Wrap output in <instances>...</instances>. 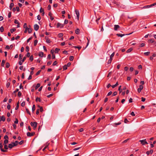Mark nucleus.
<instances>
[{
    "label": "nucleus",
    "mask_w": 156,
    "mask_h": 156,
    "mask_svg": "<svg viewBox=\"0 0 156 156\" xmlns=\"http://www.w3.org/2000/svg\"><path fill=\"white\" fill-rule=\"evenodd\" d=\"M68 22V20H65L64 21V24H67Z\"/></svg>",
    "instance_id": "052dcab7"
},
{
    "label": "nucleus",
    "mask_w": 156,
    "mask_h": 156,
    "mask_svg": "<svg viewBox=\"0 0 156 156\" xmlns=\"http://www.w3.org/2000/svg\"><path fill=\"white\" fill-rule=\"evenodd\" d=\"M63 36V34L62 33H59L58 34V37H61Z\"/></svg>",
    "instance_id": "f704fd0d"
},
{
    "label": "nucleus",
    "mask_w": 156,
    "mask_h": 156,
    "mask_svg": "<svg viewBox=\"0 0 156 156\" xmlns=\"http://www.w3.org/2000/svg\"><path fill=\"white\" fill-rule=\"evenodd\" d=\"M37 123L36 122H31L30 125L34 127V129H35L37 126Z\"/></svg>",
    "instance_id": "f257e3e1"
},
{
    "label": "nucleus",
    "mask_w": 156,
    "mask_h": 156,
    "mask_svg": "<svg viewBox=\"0 0 156 156\" xmlns=\"http://www.w3.org/2000/svg\"><path fill=\"white\" fill-rule=\"evenodd\" d=\"M14 6V4L13 3H11L10 5V6H9V8H10V9H11L12 7L13 6Z\"/></svg>",
    "instance_id": "bb28decb"
},
{
    "label": "nucleus",
    "mask_w": 156,
    "mask_h": 156,
    "mask_svg": "<svg viewBox=\"0 0 156 156\" xmlns=\"http://www.w3.org/2000/svg\"><path fill=\"white\" fill-rule=\"evenodd\" d=\"M6 61L5 60L3 59L1 63V66L2 67H4V64L5 62Z\"/></svg>",
    "instance_id": "2eb2a0df"
},
{
    "label": "nucleus",
    "mask_w": 156,
    "mask_h": 156,
    "mask_svg": "<svg viewBox=\"0 0 156 156\" xmlns=\"http://www.w3.org/2000/svg\"><path fill=\"white\" fill-rule=\"evenodd\" d=\"M10 105L8 104V105L7 106V108L9 110L10 109Z\"/></svg>",
    "instance_id": "4d7b16f0"
},
{
    "label": "nucleus",
    "mask_w": 156,
    "mask_h": 156,
    "mask_svg": "<svg viewBox=\"0 0 156 156\" xmlns=\"http://www.w3.org/2000/svg\"><path fill=\"white\" fill-rule=\"evenodd\" d=\"M117 94V92L116 91L114 92L112 95V96L116 95Z\"/></svg>",
    "instance_id": "ea45409f"
},
{
    "label": "nucleus",
    "mask_w": 156,
    "mask_h": 156,
    "mask_svg": "<svg viewBox=\"0 0 156 156\" xmlns=\"http://www.w3.org/2000/svg\"><path fill=\"white\" fill-rule=\"evenodd\" d=\"M44 10L42 8H41L40 9V12L41 13L43 12H44Z\"/></svg>",
    "instance_id": "37998d69"
},
{
    "label": "nucleus",
    "mask_w": 156,
    "mask_h": 156,
    "mask_svg": "<svg viewBox=\"0 0 156 156\" xmlns=\"http://www.w3.org/2000/svg\"><path fill=\"white\" fill-rule=\"evenodd\" d=\"M80 30L78 28H77L75 30V33L76 34H79Z\"/></svg>",
    "instance_id": "6ab92c4d"
},
{
    "label": "nucleus",
    "mask_w": 156,
    "mask_h": 156,
    "mask_svg": "<svg viewBox=\"0 0 156 156\" xmlns=\"http://www.w3.org/2000/svg\"><path fill=\"white\" fill-rule=\"evenodd\" d=\"M16 30V29L15 28L11 29L10 31L11 33H12L13 32L15 31Z\"/></svg>",
    "instance_id": "c85d7f7f"
},
{
    "label": "nucleus",
    "mask_w": 156,
    "mask_h": 156,
    "mask_svg": "<svg viewBox=\"0 0 156 156\" xmlns=\"http://www.w3.org/2000/svg\"><path fill=\"white\" fill-rule=\"evenodd\" d=\"M67 69V67L66 66V65H65L64 66H63V70H66Z\"/></svg>",
    "instance_id": "c9c22d12"
},
{
    "label": "nucleus",
    "mask_w": 156,
    "mask_h": 156,
    "mask_svg": "<svg viewBox=\"0 0 156 156\" xmlns=\"http://www.w3.org/2000/svg\"><path fill=\"white\" fill-rule=\"evenodd\" d=\"M71 63L70 62H68L67 65H66V66L67 67H69L71 65Z\"/></svg>",
    "instance_id": "e2e57ef3"
},
{
    "label": "nucleus",
    "mask_w": 156,
    "mask_h": 156,
    "mask_svg": "<svg viewBox=\"0 0 156 156\" xmlns=\"http://www.w3.org/2000/svg\"><path fill=\"white\" fill-rule=\"evenodd\" d=\"M29 47L28 46H27L26 47V51L27 52H28L29 51Z\"/></svg>",
    "instance_id": "3c124183"
},
{
    "label": "nucleus",
    "mask_w": 156,
    "mask_h": 156,
    "mask_svg": "<svg viewBox=\"0 0 156 156\" xmlns=\"http://www.w3.org/2000/svg\"><path fill=\"white\" fill-rule=\"evenodd\" d=\"M23 28H24L25 29L28 28V27H27V25L26 23H24L23 25Z\"/></svg>",
    "instance_id": "72a5a7b5"
},
{
    "label": "nucleus",
    "mask_w": 156,
    "mask_h": 156,
    "mask_svg": "<svg viewBox=\"0 0 156 156\" xmlns=\"http://www.w3.org/2000/svg\"><path fill=\"white\" fill-rule=\"evenodd\" d=\"M156 56V53H154L153 54L152 56H151L150 58H153V57H154Z\"/></svg>",
    "instance_id": "393cba45"
},
{
    "label": "nucleus",
    "mask_w": 156,
    "mask_h": 156,
    "mask_svg": "<svg viewBox=\"0 0 156 156\" xmlns=\"http://www.w3.org/2000/svg\"><path fill=\"white\" fill-rule=\"evenodd\" d=\"M29 27L28 28V32L29 34H30V33H31L32 32V29L31 28H30V25H29Z\"/></svg>",
    "instance_id": "ddd939ff"
},
{
    "label": "nucleus",
    "mask_w": 156,
    "mask_h": 156,
    "mask_svg": "<svg viewBox=\"0 0 156 156\" xmlns=\"http://www.w3.org/2000/svg\"><path fill=\"white\" fill-rule=\"evenodd\" d=\"M25 103L24 101H23V102H22L21 104V106H22V107H23L24 106V105H25Z\"/></svg>",
    "instance_id": "a18cd8bd"
},
{
    "label": "nucleus",
    "mask_w": 156,
    "mask_h": 156,
    "mask_svg": "<svg viewBox=\"0 0 156 156\" xmlns=\"http://www.w3.org/2000/svg\"><path fill=\"white\" fill-rule=\"evenodd\" d=\"M16 10L17 12H19L20 11V9L19 7L16 6Z\"/></svg>",
    "instance_id": "bf43d9fd"
},
{
    "label": "nucleus",
    "mask_w": 156,
    "mask_h": 156,
    "mask_svg": "<svg viewBox=\"0 0 156 156\" xmlns=\"http://www.w3.org/2000/svg\"><path fill=\"white\" fill-rule=\"evenodd\" d=\"M146 100V99L143 97L141 98V101L143 102H144Z\"/></svg>",
    "instance_id": "774afa93"
},
{
    "label": "nucleus",
    "mask_w": 156,
    "mask_h": 156,
    "mask_svg": "<svg viewBox=\"0 0 156 156\" xmlns=\"http://www.w3.org/2000/svg\"><path fill=\"white\" fill-rule=\"evenodd\" d=\"M2 147H3L2 145V144L1 143H0V148L1 151L2 152H7V151L6 150H4L2 148Z\"/></svg>",
    "instance_id": "39448f33"
},
{
    "label": "nucleus",
    "mask_w": 156,
    "mask_h": 156,
    "mask_svg": "<svg viewBox=\"0 0 156 156\" xmlns=\"http://www.w3.org/2000/svg\"><path fill=\"white\" fill-rule=\"evenodd\" d=\"M130 114L133 116H135V114H134V112H132Z\"/></svg>",
    "instance_id": "69168bd1"
},
{
    "label": "nucleus",
    "mask_w": 156,
    "mask_h": 156,
    "mask_svg": "<svg viewBox=\"0 0 156 156\" xmlns=\"http://www.w3.org/2000/svg\"><path fill=\"white\" fill-rule=\"evenodd\" d=\"M81 148V147H77V148H76L74 149H73V151H76V150H79V149H80V148Z\"/></svg>",
    "instance_id": "864d4df0"
},
{
    "label": "nucleus",
    "mask_w": 156,
    "mask_h": 156,
    "mask_svg": "<svg viewBox=\"0 0 156 156\" xmlns=\"http://www.w3.org/2000/svg\"><path fill=\"white\" fill-rule=\"evenodd\" d=\"M14 147V146H13V144L12 143L9 144L8 147L10 148H12Z\"/></svg>",
    "instance_id": "4468645a"
},
{
    "label": "nucleus",
    "mask_w": 156,
    "mask_h": 156,
    "mask_svg": "<svg viewBox=\"0 0 156 156\" xmlns=\"http://www.w3.org/2000/svg\"><path fill=\"white\" fill-rule=\"evenodd\" d=\"M36 101H38L39 102H41V100L40 98L37 97L36 98Z\"/></svg>",
    "instance_id": "cd10ccee"
},
{
    "label": "nucleus",
    "mask_w": 156,
    "mask_h": 156,
    "mask_svg": "<svg viewBox=\"0 0 156 156\" xmlns=\"http://www.w3.org/2000/svg\"><path fill=\"white\" fill-rule=\"evenodd\" d=\"M4 138L5 140H8L9 137L7 135H5L4 137Z\"/></svg>",
    "instance_id": "5fc2aeb1"
},
{
    "label": "nucleus",
    "mask_w": 156,
    "mask_h": 156,
    "mask_svg": "<svg viewBox=\"0 0 156 156\" xmlns=\"http://www.w3.org/2000/svg\"><path fill=\"white\" fill-rule=\"evenodd\" d=\"M9 141L8 140H5L4 141V144H6L8 143Z\"/></svg>",
    "instance_id": "58836bf2"
},
{
    "label": "nucleus",
    "mask_w": 156,
    "mask_h": 156,
    "mask_svg": "<svg viewBox=\"0 0 156 156\" xmlns=\"http://www.w3.org/2000/svg\"><path fill=\"white\" fill-rule=\"evenodd\" d=\"M133 49L132 48H130L126 51V52L128 53L132 51Z\"/></svg>",
    "instance_id": "4be33fe9"
},
{
    "label": "nucleus",
    "mask_w": 156,
    "mask_h": 156,
    "mask_svg": "<svg viewBox=\"0 0 156 156\" xmlns=\"http://www.w3.org/2000/svg\"><path fill=\"white\" fill-rule=\"evenodd\" d=\"M112 59H109L108 62V64H110L111 63Z\"/></svg>",
    "instance_id": "6e6d98bb"
},
{
    "label": "nucleus",
    "mask_w": 156,
    "mask_h": 156,
    "mask_svg": "<svg viewBox=\"0 0 156 156\" xmlns=\"http://www.w3.org/2000/svg\"><path fill=\"white\" fill-rule=\"evenodd\" d=\"M51 61H49L47 62V65L48 66L50 65L51 64Z\"/></svg>",
    "instance_id": "603ef678"
},
{
    "label": "nucleus",
    "mask_w": 156,
    "mask_h": 156,
    "mask_svg": "<svg viewBox=\"0 0 156 156\" xmlns=\"http://www.w3.org/2000/svg\"><path fill=\"white\" fill-rule=\"evenodd\" d=\"M154 39H151L149 40L148 41V42L149 43H152L154 42Z\"/></svg>",
    "instance_id": "f3484780"
},
{
    "label": "nucleus",
    "mask_w": 156,
    "mask_h": 156,
    "mask_svg": "<svg viewBox=\"0 0 156 156\" xmlns=\"http://www.w3.org/2000/svg\"><path fill=\"white\" fill-rule=\"evenodd\" d=\"M39 26L37 24H35L34 26V29L36 31H37L39 28Z\"/></svg>",
    "instance_id": "6e6552de"
},
{
    "label": "nucleus",
    "mask_w": 156,
    "mask_h": 156,
    "mask_svg": "<svg viewBox=\"0 0 156 156\" xmlns=\"http://www.w3.org/2000/svg\"><path fill=\"white\" fill-rule=\"evenodd\" d=\"M37 42H38V41H37V40H34V46H35L36 45L37 43Z\"/></svg>",
    "instance_id": "e433bc0d"
},
{
    "label": "nucleus",
    "mask_w": 156,
    "mask_h": 156,
    "mask_svg": "<svg viewBox=\"0 0 156 156\" xmlns=\"http://www.w3.org/2000/svg\"><path fill=\"white\" fill-rule=\"evenodd\" d=\"M116 35L118 37H122L123 36H124L125 35V34H116Z\"/></svg>",
    "instance_id": "a211bd4d"
},
{
    "label": "nucleus",
    "mask_w": 156,
    "mask_h": 156,
    "mask_svg": "<svg viewBox=\"0 0 156 156\" xmlns=\"http://www.w3.org/2000/svg\"><path fill=\"white\" fill-rule=\"evenodd\" d=\"M41 70H39L36 74V76H37L40 73V72H41Z\"/></svg>",
    "instance_id": "09e8293b"
},
{
    "label": "nucleus",
    "mask_w": 156,
    "mask_h": 156,
    "mask_svg": "<svg viewBox=\"0 0 156 156\" xmlns=\"http://www.w3.org/2000/svg\"><path fill=\"white\" fill-rule=\"evenodd\" d=\"M129 121L127 120V119L126 118L125 119H124V122L125 123H127Z\"/></svg>",
    "instance_id": "0e129e2a"
},
{
    "label": "nucleus",
    "mask_w": 156,
    "mask_h": 156,
    "mask_svg": "<svg viewBox=\"0 0 156 156\" xmlns=\"http://www.w3.org/2000/svg\"><path fill=\"white\" fill-rule=\"evenodd\" d=\"M64 26V24H61L60 23H58L57 25V27L58 28L60 27V28H62Z\"/></svg>",
    "instance_id": "7ed1b4c3"
},
{
    "label": "nucleus",
    "mask_w": 156,
    "mask_h": 156,
    "mask_svg": "<svg viewBox=\"0 0 156 156\" xmlns=\"http://www.w3.org/2000/svg\"><path fill=\"white\" fill-rule=\"evenodd\" d=\"M19 102H18L15 108V110H17L19 108Z\"/></svg>",
    "instance_id": "2f4dec72"
},
{
    "label": "nucleus",
    "mask_w": 156,
    "mask_h": 156,
    "mask_svg": "<svg viewBox=\"0 0 156 156\" xmlns=\"http://www.w3.org/2000/svg\"><path fill=\"white\" fill-rule=\"evenodd\" d=\"M41 17L39 15H38L37 16V19L39 20H41Z\"/></svg>",
    "instance_id": "338daca9"
},
{
    "label": "nucleus",
    "mask_w": 156,
    "mask_h": 156,
    "mask_svg": "<svg viewBox=\"0 0 156 156\" xmlns=\"http://www.w3.org/2000/svg\"><path fill=\"white\" fill-rule=\"evenodd\" d=\"M119 26L118 25H114V30H117L119 28Z\"/></svg>",
    "instance_id": "9b49d317"
},
{
    "label": "nucleus",
    "mask_w": 156,
    "mask_h": 156,
    "mask_svg": "<svg viewBox=\"0 0 156 156\" xmlns=\"http://www.w3.org/2000/svg\"><path fill=\"white\" fill-rule=\"evenodd\" d=\"M30 55V53L29 52H27L26 55L27 57L28 58Z\"/></svg>",
    "instance_id": "680f3d73"
},
{
    "label": "nucleus",
    "mask_w": 156,
    "mask_h": 156,
    "mask_svg": "<svg viewBox=\"0 0 156 156\" xmlns=\"http://www.w3.org/2000/svg\"><path fill=\"white\" fill-rule=\"evenodd\" d=\"M143 87L142 85H140L139 87L137 89V91L138 93H140L141 90L143 89Z\"/></svg>",
    "instance_id": "0eeeda50"
},
{
    "label": "nucleus",
    "mask_w": 156,
    "mask_h": 156,
    "mask_svg": "<svg viewBox=\"0 0 156 156\" xmlns=\"http://www.w3.org/2000/svg\"><path fill=\"white\" fill-rule=\"evenodd\" d=\"M121 86H120L118 88V90L120 91V93L122 91V90L121 88Z\"/></svg>",
    "instance_id": "49530a36"
},
{
    "label": "nucleus",
    "mask_w": 156,
    "mask_h": 156,
    "mask_svg": "<svg viewBox=\"0 0 156 156\" xmlns=\"http://www.w3.org/2000/svg\"><path fill=\"white\" fill-rule=\"evenodd\" d=\"M0 31L1 32H3L4 27L2 26L0 28Z\"/></svg>",
    "instance_id": "4c0bfd02"
},
{
    "label": "nucleus",
    "mask_w": 156,
    "mask_h": 156,
    "mask_svg": "<svg viewBox=\"0 0 156 156\" xmlns=\"http://www.w3.org/2000/svg\"><path fill=\"white\" fill-rule=\"evenodd\" d=\"M75 11L76 14V15L77 19H78V20H79L80 16V13L79 11H78V10L77 9H76L75 10Z\"/></svg>",
    "instance_id": "20e7f679"
},
{
    "label": "nucleus",
    "mask_w": 156,
    "mask_h": 156,
    "mask_svg": "<svg viewBox=\"0 0 156 156\" xmlns=\"http://www.w3.org/2000/svg\"><path fill=\"white\" fill-rule=\"evenodd\" d=\"M10 66V64L8 62H7L6 63V67L7 68H8Z\"/></svg>",
    "instance_id": "c756f323"
},
{
    "label": "nucleus",
    "mask_w": 156,
    "mask_h": 156,
    "mask_svg": "<svg viewBox=\"0 0 156 156\" xmlns=\"http://www.w3.org/2000/svg\"><path fill=\"white\" fill-rule=\"evenodd\" d=\"M35 134L34 132H33L32 133H30L29 132H28L27 133V136L29 137H31L33 136H34Z\"/></svg>",
    "instance_id": "423d86ee"
},
{
    "label": "nucleus",
    "mask_w": 156,
    "mask_h": 156,
    "mask_svg": "<svg viewBox=\"0 0 156 156\" xmlns=\"http://www.w3.org/2000/svg\"><path fill=\"white\" fill-rule=\"evenodd\" d=\"M150 52L148 51V52L144 53V55H146V56H147V55H148L150 54Z\"/></svg>",
    "instance_id": "473e14b6"
},
{
    "label": "nucleus",
    "mask_w": 156,
    "mask_h": 156,
    "mask_svg": "<svg viewBox=\"0 0 156 156\" xmlns=\"http://www.w3.org/2000/svg\"><path fill=\"white\" fill-rule=\"evenodd\" d=\"M45 39L46 40V42L48 43H50L51 41L50 40L48 39V37L46 36L45 37Z\"/></svg>",
    "instance_id": "9d476101"
},
{
    "label": "nucleus",
    "mask_w": 156,
    "mask_h": 156,
    "mask_svg": "<svg viewBox=\"0 0 156 156\" xmlns=\"http://www.w3.org/2000/svg\"><path fill=\"white\" fill-rule=\"evenodd\" d=\"M12 143L13 144V146H16L18 145V141H15V142H13Z\"/></svg>",
    "instance_id": "aec40b11"
},
{
    "label": "nucleus",
    "mask_w": 156,
    "mask_h": 156,
    "mask_svg": "<svg viewBox=\"0 0 156 156\" xmlns=\"http://www.w3.org/2000/svg\"><path fill=\"white\" fill-rule=\"evenodd\" d=\"M22 95V93L20 91H19L18 93V95L19 97H20Z\"/></svg>",
    "instance_id": "de8ad7c7"
},
{
    "label": "nucleus",
    "mask_w": 156,
    "mask_h": 156,
    "mask_svg": "<svg viewBox=\"0 0 156 156\" xmlns=\"http://www.w3.org/2000/svg\"><path fill=\"white\" fill-rule=\"evenodd\" d=\"M18 122V120L17 118H16L15 121L14 122V123L15 124H17Z\"/></svg>",
    "instance_id": "8fccbe9b"
},
{
    "label": "nucleus",
    "mask_w": 156,
    "mask_h": 156,
    "mask_svg": "<svg viewBox=\"0 0 156 156\" xmlns=\"http://www.w3.org/2000/svg\"><path fill=\"white\" fill-rule=\"evenodd\" d=\"M38 55L40 57H43L44 55V53L43 52H40L39 53Z\"/></svg>",
    "instance_id": "dca6fc26"
},
{
    "label": "nucleus",
    "mask_w": 156,
    "mask_h": 156,
    "mask_svg": "<svg viewBox=\"0 0 156 156\" xmlns=\"http://www.w3.org/2000/svg\"><path fill=\"white\" fill-rule=\"evenodd\" d=\"M14 23L16 24H19V23L18 20H15L14 21Z\"/></svg>",
    "instance_id": "c03bdc74"
},
{
    "label": "nucleus",
    "mask_w": 156,
    "mask_h": 156,
    "mask_svg": "<svg viewBox=\"0 0 156 156\" xmlns=\"http://www.w3.org/2000/svg\"><path fill=\"white\" fill-rule=\"evenodd\" d=\"M121 122H119L118 123H114V124H113V126H114L115 125V126L116 127L117 125H120L121 124Z\"/></svg>",
    "instance_id": "412c9836"
},
{
    "label": "nucleus",
    "mask_w": 156,
    "mask_h": 156,
    "mask_svg": "<svg viewBox=\"0 0 156 156\" xmlns=\"http://www.w3.org/2000/svg\"><path fill=\"white\" fill-rule=\"evenodd\" d=\"M26 111L28 114H29L30 115V112L28 108H26Z\"/></svg>",
    "instance_id": "79ce46f5"
},
{
    "label": "nucleus",
    "mask_w": 156,
    "mask_h": 156,
    "mask_svg": "<svg viewBox=\"0 0 156 156\" xmlns=\"http://www.w3.org/2000/svg\"><path fill=\"white\" fill-rule=\"evenodd\" d=\"M140 142L141 144L143 145H144L145 144H147L148 143H147V141H146V139H144L143 140H140L139 141Z\"/></svg>",
    "instance_id": "f03ea898"
},
{
    "label": "nucleus",
    "mask_w": 156,
    "mask_h": 156,
    "mask_svg": "<svg viewBox=\"0 0 156 156\" xmlns=\"http://www.w3.org/2000/svg\"><path fill=\"white\" fill-rule=\"evenodd\" d=\"M40 86V84L39 83L37 84L36 86L35 87V89L37 90Z\"/></svg>",
    "instance_id": "5701e85b"
},
{
    "label": "nucleus",
    "mask_w": 156,
    "mask_h": 156,
    "mask_svg": "<svg viewBox=\"0 0 156 156\" xmlns=\"http://www.w3.org/2000/svg\"><path fill=\"white\" fill-rule=\"evenodd\" d=\"M151 7V6L150 5H147V6H144L143 8H142V9H146L147 8H149Z\"/></svg>",
    "instance_id": "a878e982"
},
{
    "label": "nucleus",
    "mask_w": 156,
    "mask_h": 156,
    "mask_svg": "<svg viewBox=\"0 0 156 156\" xmlns=\"http://www.w3.org/2000/svg\"><path fill=\"white\" fill-rule=\"evenodd\" d=\"M25 59H22L19 62V64L20 65H21L23 62L25 61Z\"/></svg>",
    "instance_id": "f8f14e48"
},
{
    "label": "nucleus",
    "mask_w": 156,
    "mask_h": 156,
    "mask_svg": "<svg viewBox=\"0 0 156 156\" xmlns=\"http://www.w3.org/2000/svg\"><path fill=\"white\" fill-rule=\"evenodd\" d=\"M5 118L4 116H0V122L2 121L3 122L5 121Z\"/></svg>",
    "instance_id": "1a4fd4ad"
},
{
    "label": "nucleus",
    "mask_w": 156,
    "mask_h": 156,
    "mask_svg": "<svg viewBox=\"0 0 156 156\" xmlns=\"http://www.w3.org/2000/svg\"><path fill=\"white\" fill-rule=\"evenodd\" d=\"M4 148L5 149H6L5 150L8 149V147L6 144L5 145Z\"/></svg>",
    "instance_id": "13d9d810"
},
{
    "label": "nucleus",
    "mask_w": 156,
    "mask_h": 156,
    "mask_svg": "<svg viewBox=\"0 0 156 156\" xmlns=\"http://www.w3.org/2000/svg\"><path fill=\"white\" fill-rule=\"evenodd\" d=\"M60 50V49L56 48L55 50V53H58Z\"/></svg>",
    "instance_id": "b1692460"
},
{
    "label": "nucleus",
    "mask_w": 156,
    "mask_h": 156,
    "mask_svg": "<svg viewBox=\"0 0 156 156\" xmlns=\"http://www.w3.org/2000/svg\"><path fill=\"white\" fill-rule=\"evenodd\" d=\"M115 55V52L113 53L110 55V58H112Z\"/></svg>",
    "instance_id": "a19ab883"
},
{
    "label": "nucleus",
    "mask_w": 156,
    "mask_h": 156,
    "mask_svg": "<svg viewBox=\"0 0 156 156\" xmlns=\"http://www.w3.org/2000/svg\"><path fill=\"white\" fill-rule=\"evenodd\" d=\"M35 108H36L35 105H33V107H32V112H33L35 111Z\"/></svg>",
    "instance_id": "7c9ffc66"
}]
</instances>
